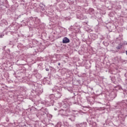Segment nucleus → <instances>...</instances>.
Masks as SVG:
<instances>
[{
    "instance_id": "obj_1",
    "label": "nucleus",
    "mask_w": 127,
    "mask_h": 127,
    "mask_svg": "<svg viewBox=\"0 0 127 127\" xmlns=\"http://www.w3.org/2000/svg\"><path fill=\"white\" fill-rule=\"evenodd\" d=\"M70 42V40L67 37H64L63 40V43H69Z\"/></svg>"
},
{
    "instance_id": "obj_2",
    "label": "nucleus",
    "mask_w": 127,
    "mask_h": 127,
    "mask_svg": "<svg viewBox=\"0 0 127 127\" xmlns=\"http://www.w3.org/2000/svg\"><path fill=\"white\" fill-rule=\"evenodd\" d=\"M2 38V35H0V38Z\"/></svg>"
},
{
    "instance_id": "obj_3",
    "label": "nucleus",
    "mask_w": 127,
    "mask_h": 127,
    "mask_svg": "<svg viewBox=\"0 0 127 127\" xmlns=\"http://www.w3.org/2000/svg\"><path fill=\"white\" fill-rule=\"evenodd\" d=\"M60 64H61L60 63L58 64L59 66H60Z\"/></svg>"
}]
</instances>
